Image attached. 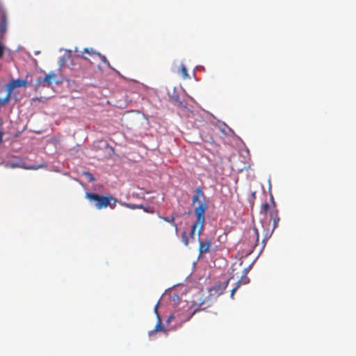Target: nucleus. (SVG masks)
Returning a JSON list of instances; mask_svg holds the SVG:
<instances>
[{
	"label": "nucleus",
	"mask_w": 356,
	"mask_h": 356,
	"mask_svg": "<svg viewBox=\"0 0 356 356\" xmlns=\"http://www.w3.org/2000/svg\"><path fill=\"white\" fill-rule=\"evenodd\" d=\"M193 204L200 202V204L195 208L196 220L193 224L190 232V237L194 238L195 231L197 229V235L200 236L202 233L205 224V212L207 209L208 201L202 190L198 187L195 189V194L192 198Z\"/></svg>",
	"instance_id": "obj_1"
},
{
	"label": "nucleus",
	"mask_w": 356,
	"mask_h": 356,
	"mask_svg": "<svg viewBox=\"0 0 356 356\" xmlns=\"http://www.w3.org/2000/svg\"><path fill=\"white\" fill-rule=\"evenodd\" d=\"M26 86V81L22 79H12L6 87V89H0V107L3 106L10 99L12 92L15 88H20Z\"/></svg>",
	"instance_id": "obj_2"
},
{
	"label": "nucleus",
	"mask_w": 356,
	"mask_h": 356,
	"mask_svg": "<svg viewBox=\"0 0 356 356\" xmlns=\"http://www.w3.org/2000/svg\"><path fill=\"white\" fill-rule=\"evenodd\" d=\"M86 197L90 201L95 203L97 209H102L110 206L114 208L116 205V200L111 196H103L97 193H86Z\"/></svg>",
	"instance_id": "obj_3"
},
{
	"label": "nucleus",
	"mask_w": 356,
	"mask_h": 356,
	"mask_svg": "<svg viewBox=\"0 0 356 356\" xmlns=\"http://www.w3.org/2000/svg\"><path fill=\"white\" fill-rule=\"evenodd\" d=\"M181 289L182 287H177L169 290L162 296V299H167L169 304L176 307L180 300V296L184 293V292L181 291Z\"/></svg>",
	"instance_id": "obj_4"
},
{
	"label": "nucleus",
	"mask_w": 356,
	"mask_h": 356,
	"mask_svg": "<svg viewBox=\"0 0 356 356\" xmlns=\"http://www.w3.org/2000/svg\"><path fill=\"white\" fill-rule=\"evenodd\" d=\"M56 74L54 72H50L44 77H40L36 81V84L39 86L49 87L52 85L53 82L56 81Z\"/></svg>",
	"instance_id": "obj_5"
},
{
	"label": "nucleus",
	"mask_w": 356,
	"mask_h": 356,
	"mask_svg": "<svg viewBox=\"0 0 356 356\" xmlns=\"http://www.w3.org/2000/svg\"><path fill=\"white\" fill-rule=\"evenodd\" d=\"M211 245L210 240H202L199 239V252L200 254H205L209 252V249Z\"/></svg>",
	"instance_id": "obj_6"
},
{
	"label": "nucleus",
	"mask_w": 356,
	"mask_h": 356,
	"mask_svg": "<svg viewBox=\"0 0 356 356\" xmlns=\"http://www.w3.org/2000/svg\"><path fill=\"white\" fill-rule=\"evenodd\" d=\"M229 280H227L226 281H225L223 282L216 284L213 287V289L211 290L215 291L216 293H217L218 294H221L227 287V286L229 284Z\"/></svg>",
	"instance_id": "obj_7"
},
{
	"label": "nucleus",
	"mask_w": 356,
	"mask_h": 356,
	"mask_svg": "<svg viewBox=\"0 0 356 356\" xmlns=\"http://www.w3.org/2000/svg\"><path fill=\"white\" fill-rule=\"evenodd\" d=\"M270 200L272 202V208L270 211V219L273 220V219L279 218V215H278V210L276 208V205L274 202V198H273V195H271V197H270Z\"/></svg>",
	"instance_id": "obj_8"
},
{
	"label": "nucleus",
	"mask_w": 356,
	"mask_h": 356,
	"mask_svg": "<svg viewBox=\"0 0 356 356\" xmlns=\"http://www.w3.org/2000/svg\"><path fill=\"white\" fill-rule=\"evenodd\" d=\"M164 319H163L159 314L157 313V332H165L167 330L164 328V325L163 321Z\"/></svg>",
	"instance_id": "obj_9"
},
{
	"label": "nucleus",
	"mask_w": 356,
	"mask_h": 356,
	"mask_svg": "<svg viewBox=\"0 0 356 356\" xmlns=\"http://www.w3.org/2000/svg\"><path fill=\"white\" fill-rule=\"evenodd\" d=\"M252 237L254 238V243H252V246L255 247L258 244V242H259V232H258V229L256 228V227H254L252 229Z\"/></svg>",
	"instance_id": "obj_10"
},
{
	"label": "nucleus",
	"mask_w": 356,
	"mask_h": 356,
	"mask_svg": "<svg viewBox=\"0 0 356 356\" xmlns=\"http://www.w3.org/2000/svg\"><path fill=\"white\" fill-rule=\"evenodd\" d=\"M272 205H270L268 202H266L261 205L260 212L264 215H266L268 211H270Z\"/></svg>",
	"instance_id": "obj_11"
},
{
	"label": "nucleus",
	"mask_w": 356,
	"mask_h": 356,
	"mask_svg": "<svg viewBox=\"0 0 356 356\" xmlns=\"http://www.w3.org/2000/svg\"><path fill=\"white\" fill-rule=\"evenodd\" d=\"M172 98L177 102V106L179 108H186V109L187 108L186 104L184 102H182V101H181L179 99V97L178 95H174L172 97Z\"/></svg>",
	"instance_id": "obj_12"
},
{
	"label": "nucleus",
	"mask_w": 356,
	"mask_h": 356,
	"mask_svg": "<svg viewBox=\"0 0 356 356\" xmlns=\"http://www.w3.org/2000/svg\"><path fill=\"white\" fill-rule=\"evenodd\" d=\"M97 56L99 58V60L103 63H104L106 66H108V67L110 68H112V67L111 66V64L109 63V61L107 60V58H106L105 56L101 54L100 53L99 54H97Z\"/></svg>",
	"instance_id": "obj_13"
},
{
	"label": "nucleus",
	"mask_w": 356,
	"mask_h": 356,
	"mask_svg": "<svg viewBox=\"0 0 356 356\" xmlns=\"http://www.w3.org/2000/svg\"><path fill=\"white\" fill-rule=\"evenodd\" d=\"M181 242L186 245L187 246L188 245V243H189V238L188 236H187V234L186 232H183L181 233Z\"/></svg>",
	"instance_id": "obj_14"
},
{
	"label": "nucleus",
	"mask_w": 356,
	"mask_h": 356,
	"mask_svg": "<svg viewBox=\"0 0 356 356\" xmlns=\"http://www.w3.org/2000/svg\"><path fill=\"white\" fill-rule=\"evenodd\" d=\"M164 220L167 221V222H172L173 226L175 227V231L177 232V225H176V223L174 222V220H175V215L174 213L172 215V216L170 218H162Z\"/></svg>",
	"instance_id": "obj_15"
},
{
	"label": "nucleus",
	"mask_w": 356,
	"mask_h": 356,
	"mask_svg": "<svg viewBox=\"0 0 356 356\" xmlns=\"http://www.w3.org/2000/svg\"><path fill=\"white\" fill-rule=\"evenodd\" d=\"M83 52L87 53L91 56H97V54H99V52L95 51L92 48H85Z\"/></svg>",
	"instance_id": "obj_16"
},
{
	"label": "nucleus",
	"mask_w": 356,
	"mask_h": 356,
	"mask_svg": "<svg viewBox=\"0 0 356 356\" xmlns=\"http://www.w3.org/2000/svg\"><path fill=\"white\" fill-rule=\"evenodd\" d=\"M241 283V281H238L236 283V286L232 289V290L231 291V295H230V296L232 299L234 298L235 292L236 291L238 288L240 286Z\"/></svg>",
	"instance_id": "obj_17"
},
{
	"label": "nucleus",
	"mask_w": 356,
	"mask_h": 356,
	"mask_svg": "<svg viewBox=\"0 0 356 356\" xmlns=\"http://www.w3.org/2000/svg\"><path fill=\"white\" fill-rule=\"evenodd\" d=\"M181 72L183 75V77L184 79H186L188 75V72H187V69L186 68V67L184 66H182L181 68Z\"/></svg>",
	"instance_id": "obj_18"
},
{
	"label": "nucleus",
	"mask_w": 356,
	"mask_h": 356,
	"mask_svg": "<svg viewBox=\"0 0 356 356\" xmlns=\"http://www.w3.org/2000/svg\"><path fill=\"white\" fill-rule=\"evenodd\" d=\"M273 229H276L278 227L280 222V217L275 219H273Z\"/></svg>",
	"instance_id": "obj_19"
},
{
	"label": "nucleus",
	"mask_w": 356,
	"mask_h": 356,
	"mask_svg": "<svg viewBox=\"0 0 356 356\" xmlns=\"http://www.w3.org/2000/svg\"><path fill=\"white\" fill-rule=\"evenodd\" d=\"M174 317H175L174 314L169 315V316L166 318V320H165L166 325H168L172 321V320L174 318Z\"/></svg>",
	"instance_id": "obj_20"
},
{
	"label": "nucleus",
	"mask_w": 356,
	"mask_h": 356,
	"mask_svg": "<svg viewBox=\"0 0 356 356\" xmlns=\"http://www.w3.org/2000/svg\"><path fill=\"white\" fill-rule=\"evenodd\" d=\"M6 20L3 19L0 25V29L1 31H6Z\"/></svg>",
	"instance_id": "obj_21"
},
{
	"label": "nucleus",
	"mask_w": 356,
	"mask_h": 356,
	"mask_svg": "<svg viewBox=\"0 0 356 356\" xmlns=\"http://www.w3.org/2000/svg\"><path fill=\"white\" fill-rule=\"evenodd\" d=\"M200 309H195L193 312H191L190 316L188 317L186 321L189 320L197 312L200 311Z\"/></svg>",
	"instance_id": "obj_22"
},
{
	"label": "nucleus",
	"mask_w": 356,
	"mask_h": 356,
	"mask_svg": "<svg viewBox=\"0 0 356 356\" xmlns=\"http://www.w3.org/2000/svg\"><path fill=\"white\" fill-rule=\"evenodd\" d=\"M86 175L88 177V178L89 179L90 181H94L95 180V178H94V177L92 176V174H90L89 172H87V173H86Z\"/></svg>",
	"instance_id": "obj_23"
},
{
	"label": "nucleus",
	"mask_w": 356,
	"mask_h": 356,
	"mask_svg": "<svg viewBox=\"0 0 356 356\" xmlns=\"http://www.w3.org/2000/svg\"><path fill=\"white\" fill-rule=\"evenodd\" d=\"M3 46L0 42V58L3 56Z\"/></svg>",
	"instance_id": "obj_24"
},
{
	"label": "nucleus",
	"mask_w": 356,
	"mask_h": 356,
	"mask_svg": "<svg viewBox=\"0 0 356 356\" xmlns=\"http://www.w3.org/2000/svg\"><path fill=\"white\" fill-rule=\"evenodd\" d=\"M39 168H40L39 166L31 165V166L27 167L26 168L27 169H32V170H38Z\"/></svg>",
	"instance_id": "obj_25"
},
{
	"label": "nucleus",
	"mask_w": 356,
	"mask_h": 356,
	"mask_svg": "<svg viewBox=\"0 0 356 356\" xmlns=\"http://www.w3.org/2000/svg\"><path fill=\"white\" fill-rule=\"evenodd\" d=\"M3 133L1 130H0V143H1L2 140H3Z\"/></svg>",
	"instance_id": "obj_26"
},
{
	"label": "nucleus",
	"mask_w": 356,
	"mask_h": 356,
	"mask_svg": "<svg viewBox=\"0 0 356 356\" xmlns=\"http://www.w3.org/2000/svg\"><path fill=\"white\" fill-rule=\"evenodd\" d=\"M267 240V238H264L263 241H262V243H264V245H263V248L264 247L265 245V243H266V241Z\"/></svg>",
	"instance_id": "obj_27"
},
{
	"label": "nucleus",
	"mask_w": 356,
	"mask_h": 356,
	"mask_svg": "<svg viewBox=\"0 0 356 356\" xmlns=\"http://www.w3.org/2000/svg\"><path fill=\"white\" fill-rule=\"evenodd\" d=\"M159 301H157V305H156L157 308L159 307Z\"/></svg>",
	"instance_id": "obj_28"
},
{
	"label": "nucleus",
	"mask_w": 356,
	"mask_h": 356,
	"mask_svg": "<svg viewBox=\"0 0 356 356\" xmlns=\"http://www.w3.org/2000/svg\"><path fill=\"white\" fill-rule=\"evenodd\" d=\"M154 331H156V329H155L154 331L149 332V334H151L152 333H153Z\"/></svg>",
	"instance_id": "obj_29"
},
{
	"label": "nucleus",
	"mask_w": 356,
	"mask_h": 356,
	"mask_svg": "<svg viewBox=\"0 0 356 356\" xmlns=\"http://www.w3.org/2000/svg\"><path fill=\"white\" fill-rule=\"evenodd\" d=\"M154 312H156V305L154 307Z\"/></svg>",
	"instance_id": "obj_30"
}]
</instances>
